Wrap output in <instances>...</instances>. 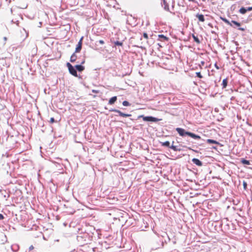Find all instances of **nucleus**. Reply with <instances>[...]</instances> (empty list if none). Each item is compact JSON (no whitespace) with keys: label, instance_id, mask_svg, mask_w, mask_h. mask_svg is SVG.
I'll return each instance as SVG.
<instances>
[{"label":"nucleus","instance_id":"nucleus-1","mask_svg":"<svg viewBox=\"0 0 252 252\" xmlns=\"http://www.w3.org/2000/svg\"><path fill=\"white\" fill-rule=\"evenodd\" d=\"M174 142H172V144L170 146V142L168 141H166L164 142H161V144L162 146L168 147L171 149H172L174 151H181V149L180 148H178L177 146L173 145Z\"/></svg>","mask_w":252,"mask_h":252},{"label":"nucleus","instance_id":"nucleus-2","mask_svg":"<svg viewBox=\"0 0 252 252\" xmlns=\"http://www.w3.org/2000/svg\"><path fill=\"white\" fill-rule=\"evenodd\" d=\"M66 66L68 67L69 73L72 75L77 77V73L76 68L73 66L69 63H66Z\"/></svg>","mask_w":252,"mask_h":252},{"label":"nucleus","instance_id":"nucleus-3","mask_svg":"<svg viewBox=\"0 0 252 252\" xmlns=\"http://www.w3.org/2000/svg\"><path fill=\"white\" fill-rule=\"evenodd\" d=\"M138 117L142 118L143 120L144 121L146 122H157L159 121V120L158 118L153 117L152 116H144L143 115H140Z\"/></svg>","mask_w":252,"mask_h":252},{"label":"nucleus","instance_id":"nucleus-4","mask_svg":"<svg viewBox=\"0 0 252 252\" xmlns=\"http://www.w3.org/2000/svg\"><path fill=\"white\" fill-rule=\"evenodd\" d=\"M109 111L115 112L118 113L120 116L123 117H130L131 116V114L124 113L122 112L121 111H120L118 109H111L109 110Z\"/></svg>","mask_w":252,"mask_h":252},{"label":"nucleus","instance_id":"nucleus-5","mask_svg":"<svg viewBox=\"0 0 252 252\" xmlns=\"http://www.w3.org/2000/svg\"><path fill=\"white\" fill-rule=\"evenodd\" d=\"M176 130L178 132V133L181 136H185L186 135H188V133L189 132L186 131L184 129L180 127L176 128Z\"/></svg>","mask_w":252,"mask_h":252},{"label":"nucleus","instance_id":"nucleus-6","mask_svg":"<svg viewBox=\"0 0 252 252\" xmlns=\"http://www.w3.org/2000/svg\"><path fill=\"white\" fill-rule=\"evenodd\" d=\"M83 39V37H82L80 38V40L79 41V42L77 45V47L75 49L76 53L79 52L80 51V50H81Z\"/></svg>","mask_w":252,"mask_h":252},{"label":"nucleus","instance_id":"nucleus-7","mask_svg":"<svg viewBox=\"0 0 252 252\" xmlns=\"http://www.w3.org/2000/svg\"><path fill=\"white\" fill-rule=\"evenodd\" d=\"M192 162L197 166H201L202 165V162L197 158H193L192 159Z\"/></svg>","mask_w":252,"mask_h":252},{"label":"nucleus","instance_id":"nucleus-8","mask_svg":"<svg viewBox=\"0 0 252 252\" xmlns=\"http://www.w3.org/2000/svg\"><path fill=\"white\" fill-rule=\"evenodd\" d=\"M188 136L191 137L192 138L195 139H199L201 138L200 136L196 135L194 133H191L190 132H189Z\"/></svg>","mask_w":252,"mask_h":252},{"label":"nucleus","instance_id":"nucleus-9","mask_svg":"<svg viewBox=\"0 0 252 252\" xmlns=\"http://www.w3.org/2000/svg\"><path fill=\"white\" fill-rule=\"evenodd\" d=\"M117 99V97L116 96L111 97L109 100L108 104L110 105L114 104L116 101Z\"/></svg>","mask_w":252,"mask_h":252},{"label":"nucleus","instance_id":"nucleus-10","mask_svg":"<svg viewBox=\"0 0 252 252\" xmlns=\"http://www.w3.org/2000/svg\"><path fill=\"white\" fill-rule=\"evenodd\" d=\"M196 17L198 18V20L202 22L205 21V18H204V17L203 15L199 14H197L196 15Z\"/></svg>","mask_w":252,"mask_h":252},{"label":"nucleus","instance_id":"nucleus-11","mask_svg":"<svg viewBox=\"0 0 252 252\" xmlns=\"http://www.w3.org/2000/svg\"><path fill=\"white\" fill-rule=\"evenodd\" d=\"M163 3L164 5L163 8L165 10L169 11V7L168 4L167 3V2L165 1V0H163Z\"/></svg>","mask_w":252,"mask_h":252},{"label":"nucleus","instance_id":"nucleus-12","mask_svg":"<svg viewBox=\"0 0 252 252\" xmlns=\"http://www.w3.org/2000/svg\"><path fill=\"white\" fill-rule=\"evenodd\" d=\"M75 67L76 68V70L80 72L82 71L85 69V67L81 65H76Z\"/></svg>","mask_w":252,"mask_h":252},{"label":"nucleus","instance_id":"nucleus-13","mask_svg":"<svg viewBox=\"0 0 252 252\" xmlns=\"http://www.w3.org/2000/svg\"><path fill=\"white\" fill-rule=\"evenodd\" d=\"M77 59V56L75 53H74L70 57V61L72 63L74 62Z\"/></svg>","mask_w":252,"mask_h":252},{"label":"nucleus","instance_id":"nucleus-14","mask_svg":"<svg viewBox=\"0 0 252 252\" xmlns=\"http://www.w3.org/2000/svg\"><path fill=\"white\" fill-rule=\"evenodd\" d=\"M207 142L209 144H219V142L213 139H208L207 140Z\"/></svg>","mask_w":252,"mask_h":252},{"label":"nucleus","instance_id":"nucleus-15","mask_svg":"<svg viewBox=\"0 0 252 252\" xmlns=\"http://www.w3.org/2000/svg\"><path fill=\"white\" fill-rule=\"evenodd\" d=\"M227 79H224L222 80V88H226V87L227 86Z\"/></svg>","mask_w":252,"mask_h":252},{"label":"nucleus","instance_id":"nucleus-16","mask_svg":"<svg viewBox=\"0 0 252 252\" xmlns=\"http://www.w3.org/2000/svg\"><path fill=\"white\" fill-rule=\"evenodd\" d=\"M241 161L244 164H246V165L250 164V161L248 160L244 159V158H242Z\"/></svg>","mask_w":252,"mask_h":252},{"label":"nucleus","instance_id":"nucleus-17","mask_svg":"<svg viewBox=\"0 0 252 252\" xmlns=\"http://www.w3.org/2000/svg\"><path fill=\"white\" fill-rule=\"evenodd\" d=\"M192 37L193 38L195 42H196L197 43H200V41L197 36H195V35L193 34L192 35Z\"/></svg>","mask_w":252,"mask_h":252},{"label":"nucleus","instance_id":"nucleus-18","mask_svg":"<svg viewBox=\"0 0 252 252\" xmlns=\"http://www.w3.org/2000/svg\"><path fill=\"white\" fill-rule=\"evenodd\" d=\"M247 11V10L245 7H242L239 10V12L243 14L246 13Z\"/></svg>","mask_w":252,"mask_h":252},{"label":"nucleus","instance_id":"nucleus-19","mask_svg":"<svg viewBox=\"0 0 252 252\" xmlns=\"http://www.w3.org/2000/svg\"><path fill=\"white\" fill-rule=\"evenodd\" d=\"M223 21L226 24H227V25H229L230 26H232L231 25V22H230L229 21H228V20H227L225 18H223L222 19Z\"/></svg>","mask_w":252,"mask_h":252},{"label":"nucleus","instance_id":"nucleus-20","mask_svg":"<svg viewBox=\"0 0 252 252\" xmlns=\"http://www.w3.org/2000/svg\"><path fill=\"white\" fill-rule=\"evenodd\" d=\"M123 105L125 106H128L130 105V103L127 101H124L123 102Z\"/></svg>","mask_w":252,"mask_h":252},{"label":"nucleus","instance_id":"nucleus-21","mask_svg":"<svg viewBox=\"0 0 252 252\" xmlns=\"http://www.w3.org/2000/svg\"><path fill=\"white\" fill-rule=\"evenodd\" d=\"M114 44L115 45L122 46L123 45V42L117 41L114 42Z\"/></svg>","mask_w":252,"mask_h":252},{"label":"nucleus","instance_id":"nucleus-22","mask_svg":"<svg viewBox=\"0 0 252 252\" xmlns=\"http://www.w3.org/2000/svg\"><path fill=\"white\" fill-rule=\"evenodd\" d=\"M231 23H233L235 25H236L237 27H239L240 26V23H238L235 21H231Z\"/></svg>","mask_w":252,"mask_h":252},{"label":"nucleus","instance_id":"nucleus-23","mask_svg":"<svg viewBox=\"0 0 252 252\" xmlns=\"http://www.w3.org/2000/svg\"><path fill=\"white\" fill-rule=\"evenodd\" d=\"M196 75L197 77L199 78H202V76L201 75V73L200 72H196Z\"/></svg>","mask_w":252,"mask_h":252},{"label":"nucleus","instance_id":"nucleus-24","mask_svg":"<svg viewBox=\"0 0 252 252\" xmlns=\"http://www.w3.org/2000/svg\"><path fill=\"white\" fill-rule=\"evenodd\" d=\"M159 37L160 38H163L164 40H167L168 39L166 36H164L162 34L159 35Z\"/></svg>","mask_w":252,"mask_h":252},{"label":"nucleus","instance_id":"nucleus-25","mask_svg":"<svg viewBox=\"0 0 252 252\" xmlns=\"http://www.w3.org/2000/svg\"><path fill=\"white\" fill-rule=\"evenodd\" d=\"M243 187L244 188V189H247V184L246 182L244 181L243 183Z\"/></svg>","mask_w":252,"mask_h":252},{"label":"nucleus","instance_id":"nucleus-26","mask_svg":"<svg viewBox=\"0 0 252 252\" xmlns=\"http://www.w3.org/2000/svg\"><path fill=\"white\" fill-rule=\"evenodd\" d=\"M98 42H99L100 44H103L104 43V41H103V40H99L98 41Z\"/></svg>","mask_w":252,"mask_h":252},{"label":"nucleus","instance_id":"nucleus-27","mask_svg":"<svg viewBox=\"0 0 252 252\" xmlns=\"http://www.w3.org/2000/svg\"><path fill=\"white\" fill-rule=\"evenodd\" d=\"M54 122H55V119H54V118H51L50 119V122H51V123H54Z\"/></svg>","mask_w":252,"mask_h":252},{"label":"nucleus","instance_id":"nucleus-28","mask_svg":"<svg viewBox=\"0 0 252 252\" xmlns=\"http://www.w3.org/2000/svg\"><path fill=\"white\" fill-rule=\"evenodd\" d=\"M3 218H4L3 216L1 214H0V220H3Z\"/></svg>","mask_w":252,"mask_h":252},{"label":"nucleus","instance_id":"nucleus-29","mask_svg":"<svg viewBox=\"0 0 252 252\" xmlns=\"http://www.w3.org/2000/svg\"><path fill=\"white\" fill-rule=\"evenodd\" d=\"M143 36L145 38H148V34L146 33H144L143 34Z\"/></svg>","mask_w":252,"mask_h":252},{"label":"nucleus","instance_id":"nucleus-30","mask_svg":"<svg viewBox=\"0 0 252 252\" xmlns=\"http://www.w3.org/2000/svg\"><path fill=\"white\" fill-rule=\"evenodd\" d=\"M92 92L94 93H98L99 91L98 90H93Z\"/></svg>","mask_w":252,"mask_h":252},{"label":"nucleus","instance_id":"nucleus-31","mask_svg":"<svg viewBox=\"0 0 252 252\" xmlns=\"http://www.w3.org/2000/svg\"><path fill=\"white\" fill-rule=\"evenodd\" d=\"M33 249V246L32 245H31L30 247H29V250L30 251H32V250Z\"/></svg>","mask_w":252,"mask_h":252},{"label":"nucleus","instance_id":"nucleus-32","mask_svg":"<svg viewBox=\"0 0 252 252\" xmlns=\"http://www.w3.org/2000/svg\"><path fill=\"white\" fill-rule=\"evenodd\" d=\"M247 11H252V7H249L248 9H247Z\"/></svg>","mask_w":252,"mask_h":252},{"label":"nucleus","instance_id":"nucleus-33","mask_svg":"<svg viewBox=\"0 0 252 252\" xmlns=\"http://www.w3.org/2000/svg\"><path fill=\"white\" fill-rule=\"evenodd\" d=\"M238 29L241 31H244L245 30V28H239Z\"/></svg>","mask_w":252,"mask_h":252},{"label":"nucleus","instance_id":"nucleus-34","mask_svg":"<svg viewBox=\"0 0 252 252\" xmlns=\"http://www.w3.org/2000/svg\"><path fill=\"white\" fill-rule=\"evenodd\" d=\"M215 67H216L217 69H219V67L217 66V64H216V63L215 64Z\"/></svg>","mask_w":252,"mask_h":252},{"label":"nucleus","instance_id":"nucleus-35","mask_svg":"<svg viewBox=\"0 0 252 252\" xmlns=\"http://www.w3.org/2000/svg\"><path fill=\"white\" fill-rule=\"evenodd\" d=\"M85 63V60H83V61L81 62V64H83V63Z\"/></svg>","mask_w":252,"mask_h":252},{"label":"nucleus","instance_id":"nucleus-36","mask_svg":"<svg viewBox=\"0 0 252 252\" xmlns=\"http://www.w3.org/2000/svg\"><path fill=\"white\" fill-rule=\"evenodd\" d=\"M189 150H192V149H191L190 148H189ZM193 151H194V150H193ZM195 152H197V151H195Z\"/></svg>","mask_w":252,"mask_h":252},{"label":"nucleus","instance_id":"nucleus-37","mask_svg":"<svg viewBox=\"0 0 252 252\" xmlns=\"http://www.w3.org/2000/svg\"><path fill=\"white\" fill-rule=\"evenodd\" d=\"M204 62H201V64H203H203H204Z\"/></svg>","mask_w":252,"mask_h":252},{"label":"nucleus","instance_id":"nucleus-38","mask_svg":"<svg viewBox=\"0 0 252 252\" xmlns=\"http://www.w3.org/2000/svg\"><path fill=\"white\" fill-rule=\"evenodd\" d=\"M189 0L190 1H194V0Z\"/></svg>","mask_w":252,"mask_h":252},{"label":"nucleus","instance_id":"nucleus-39","mask_svg":"<svg viewBox=\"0 0 252 252\" xmlns=\"http://www.w3.org/2000/svg\"><path fill=\"white\" fill-rule=\"evenodd\" d=\"M203 1H205V0H202Z\"/></svg>","mask_w":252,"mask_h":252}]
</instances>
